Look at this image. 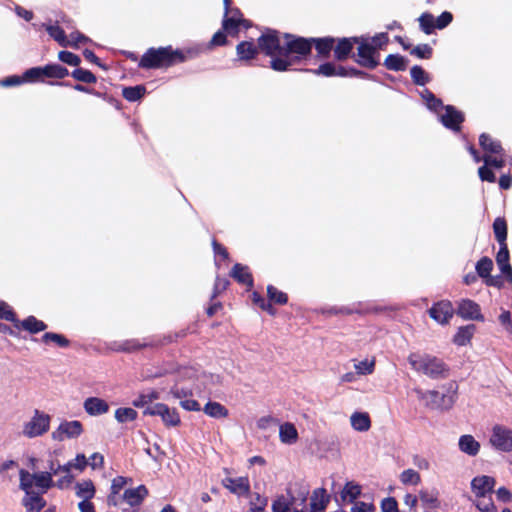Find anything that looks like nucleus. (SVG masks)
<instances>
[{
	"label": "nucleus",
	"mask_w": 512,
	"mask_h": 512,
	"mask_svg": "<svg viewBox=\"0 0 512 512\" xmlns=\"http://www.w3.org/2000/svg\"><path fill=\"white\" fill-rule=\"evenodd\" d=\"M408 362L413 370L434 380L445 379L449 375V366L436 356L411 353Z\"/></svg>",
	"instance_id": "f257e3e1"
},
{
	"label": "nucleus",
	"mask_w": 512,
	"mask_h": 512,
	"mask_svg": "<svg viewBox=\"0 0 512 512\" xmlns=\"http://www.w3.org/2000/svg\"><path fill=\"white\" fill-rule=\"evenodd\" d=\"M139 67L143 69H159L172 67L175 64L172 46L149 48L141 57Z\"/></svg>",
	"instance_id": "f03ea898"
},
{
	"label": "nucleus",
	"mask_w": 512,
	"mask_h": 512,
	"mask_svg": "<svg viewBox=\"0 0 512 512\" xmlns=\"http://www.w3.org/2000/svg\"><path fill=\"white\" fill-rule=\"evenodd\" d=\"M285 42L282 47V56L295 58V62L308 57L312 52V42L310 38L295 36L284 33Z\"/></svg>",
	"instance_id": "7ed1b4c3"
},
{
	"label": "nucleus",
	"mask_w": 512,
	"mask_h": 512,
	"mask_svg": "<svg viewBox=\"0 0 512 512\" xmlns=\"http://www.w3.org/2000/svg\"><path fill=\"white\" fill-rule=\"evenodd\" d=\"M357 54L353 55L354 61L361 67L375 69L380 64V54L362 36H358Z\"/></svg>",
	"instance_id": "20e7f679"
},
{
	"label": "nucleus",
	"mask_w": 512,
	"mask_h": 512,
	"mask_svg": "<svg viewBox=\"0 0 512 512\" xmlns=\"http://www.w3.org/2000/svg\"><path fill=\"white\" fill-rule=\"evenodd\" d=\"M143 414L149 416H159L167 427H176L181 423L180 415L175 408H170L164 403H156L152 406H147Z\"/></svg>",
	"instance_id": "39448f33"
},
{
	"label": "nucleus",
	"mask_w": 512,
	"mask_h": 512,
	"mask_svg": "<svg viewBox=\"0 0 512 512\" xmlns=\"http://www.w3.org/2000/svg\"><path fill=\"white\" fill-rule=\"evenodd\" d=\"M50 427V416L39 410H35L33 417L24 425L23 434L28 438H34L45 434Z\"/></svg>",
	"instance_id": "423d86ee"
},
{
	"label": "nucleus",
	"mask_w": 512,
	"mask_h": 512,
	"mask_svg": "<svg viewBox=\"0 0 512 512\" xmlns=\"http://www.w3.org/2000/svg\"><path fill=\"white\" fill-rule=\"evenodd\" d=\"M258 47L269 57L276 55L282 56L283 44L276 30L267 29L266 32L258 38Z\"/></svg>",
	"instance_id": "0eeeda50"
},
{
	"label": "nucleus",
	"mask_w": 512,
	"mask_h": 512,
	"mask_svg": "<svg viewBox=\"0 0 512 512\" xmlns=\"http://www.w3.org/2000/svg\"><path fill=\"white\" fill-rule=\"evenodd\" d=\"M490 443L498 451L511 452L512 430L502 425H495L492 429Z\"/></svg>",
	"instance_id": "6e6552de"
},
{
	"label": "nucleus",
	"mask_w": 512,
	"mask_h": 512,
	"mask_svg": "<svg viewBox=\"0 0 512 512\" xmlns=\"http://www.w3.org/2000/svg\"><path fill=\"white\" fill-rule=\"evenodd\" d=\"M442 109L445 110V113L440 116L441 124L453 132H459L465 121L464 113L453 105H444Z\"/></svg>",
	"instance_id": "1a4fd4ad"
},
{
	"label": "nucleus",
	"mask_w": 512,
	"mask_h": 512,
	"mask_svg": "<svg viewBox=\"0 0 512 512\" xmlns=\"http://www.w3.org/2000/svg\"><path fill=\"white\" fill-rule=\"evenodd\" d=\"M83 433V425L78 420L63 421L58 428L52 432V438L56 441L78 438Z\"/></svg>",
	"instance_id": "9d476101"
},
{
	"label": "nucleus",
	"mask_w": 512,
	"mask_h": 512,
	"mask_svg": "<svg viewBox=\"0 0 512 512\" xmlns=\"http://www.w3.org/2000/svg\"><path fill=\"white\" fill-rule=\"evenodd\" d=\"M428 312L433 320L442 325L449 323L454 314L452 303L448 300L434 303Z\"/></svg>",
	"instance_id": "9b49d317"
},
{
	"label": "nucleus",
	"mask_w": 512,
	"mask_h": 512,
	"mask_svg": "<svg viewBox=\"0 0 512 512\" xmlns=\"http://www.w3.org/2000/svg\"><path fill=\"white\" fill-rule=\"evenodd\" d=\"M456 313L464 320L484 321L479 304L470 299H462L458 303Z\"/></svg>",
	"instance_id": "f8f14e48"
},
{
	"label": "nucleus",
	"mask_w": 512,
	"mask_h": 512,
	"mask_svg": "<svg viewBox=\"0 0 512 512\" xmlns=\"http://www.w3.org/2000/svg\"><path fill=\"white\" fill-rule=\"evenodd\" d=\"M380 309H378L375 306H372L368 303L358 302L354 303L352 305L348 306H334L331 307L328 312L330 314H344V315H351V314H369V313H377Z\"/></svg>",
	"instance_id": "ddd939ff"
},
{
	"label": "nucleus",
	"mask_w": 512,
	"mask_h": 512,
	"mask_svg": "<svg viewBox=\"0 0 512 512\" xmlns=\"http://www.w3.org/2000/svg\"><path fill=\"white\" fill-rule=\"evenodd\" d=\"M358 36L354 37H343L337 40V44L334 47V57L338 61H344L351 56L353 47L358 42Z\"/></svg>",
	"instance_id": "4468645a"
},
{
	"label": "nucleus",
	"mask_w": 512,
	"mask_h": 512,
	"mask_svg": "<svg viewBox=\"0 0 512 512\" xmlns=\"http://www.w3.org/2000/svg\"><path fill=\"white\" fill-rule=\"evenodd\" d=\"M495 483V479L491 476H476L471 481V489L477 497H485L493 491Z\"/></svg>",
	"instance_id": "2eb2a0df"
},
{
	"label": "nucleus",
	"mask_w": 512,
	"mask_h": 512,
	"mask_svg": "<svg viewBox=\"0 0 512 512\" xmlns=\"http://www.w3.org/2000/svg\"><path fill=\"white\" fill-rule=\"evenodd\" d=\"M510 255L507 243L499 244V251L496 255V263L501 273L512 283V266L510 265Z\"/></svg>",
	"instance_id": "dca6fc26"
},
{
	"label": "nucleus",
	"mask_w": 512,
	"mask_h": 512,
	"mask_svg": "<svg viewBox=\"0 0 512 512\" xmlns=\"http://www.w3.org/2000/svg\"><path fill=\"white\" fill-rule=\"evenodd\" d=\"M148 493V489L145 485H139L136 488L126 489L121 496V499L131 507H138L148 496Z\"/></svg>",
	"instance_id": "f3484780"
},
{
	"label": "nucleus",
	"mask_w": 512,
	"mask_h": 512,
	"mask_svg": "<svg viewBox=\"0 0 512 512\" xmlns=\"http://www.w3.org/2000/svg\"><path fill=\"white\" fill-rule=\"evenodd\" d=\"M85 412L90 416H100L109 411V404L99 397H88L83 403Z\"/></svg>",
	"instance_id": "a211bd4d"
},
{
	"label": "nucleus",
	"mask_w": 512,
	"mask_h": 512,
	"mask_svg": "<svg viewBox=\"0 0 512 512\" xmlns=\"http://www.w3.org/2000/svg\"><path fill=\"white\" fill-rule=\"evenodd\" d=\"M223 484L231 493L238 496L247 495L250 492V483L247 477H227L223 480Z\"/></svg>",
	"instance_id": "6ab92c4d"
},
{
	"label": "nucleus",
	"mask_w": 512,
	"mask_h": 512,
	"mask_svg": "<svg viewBox=\"0 0 512 512\" xmlns=\"http://www.w3.org/2000/svg\"><path fill=\"white\" fill-rule=\"evenodd\" d=\"M207 47L204 44H197L183 49H174L175 64L184 63L201 55Z\"/></svg>",
	"instance_id": "aec40b11"
},
{
	"label": "nucleus",
	"mask_w": 512,
	"mask_h": 512,
	"mask_svg": "<svg viewBox=\"0 0 512 512\" xmlns=\"http://www.w3.org/2000/svg\"><path fill=\"white\" fill-rule=\"evenodd\" d=\"M456 389L457 387H455V389L453 390L452 395L440 394L438 391L435 390L429 391L428 394L431 399L432 407L442 410L450 409L455 402Z\"/></svg>",
	"instance_id": "412c9836"
},
{
	"label": "nucleus",
	"mask_w": 512,
	"mask_h": 512,
	"mask_svg": "<svg viewBox=\"0 0 512 512\" xmlns=\"http://www.w3.org/2000/svg\"><path fill=\"white\" fill-rule=\"evenodd\" d=\"M458 446L461 452L474 457L479 453L480 443L470 434L460 436Z\"/></svg>",
	"instance_id": "4be33fe9"
},
{
	"label": "nucleus",
	"mask_w": 512,
	"mask_h": 512,
	"mask_svg": "<svg viewBox=\"0 0 512 512\" xmlns=\"http://www.w3.org/2000/svg\"><path fill=\"white\" fill-rule=\"evenodd\" d=\"M312 47L315 49L320 57H329L331 51H334L335 38L331 36L322 38H310Z\"/></svg>",
	"instance_id": "5701e85b"
},
{
	"label": "nucleus",
	"mask_w": 512,
	"mask_h": 512,
	"mask_svg": "<svg viewBox=\"0 0 512 512\" xmlns=\"http://www.w3.org/2000/svg\"><path fill=\"white\" fill-rule=\"evenodd\" d=\"M479 145L484 151H487L496 155H504V149L501 142L493 139L489 134L482 133L479 136Z\"/></svg>",
	"instance_id": "b1692460"
},
{
	"label": "nucleus",
	"mask_w": 512,
	"mask_h": 512,
	"mask_svg": "<svg viewBox=\"0 0 512 512\" xmlns=\"http://www.w3.org/2000/svg\"><path fill=\"white\" fill-rule=\"evenodd\" d=\"M475 331L476 326L474 324L460 326L453 337V343L460 347L466 346L470 343Z\"/></svg>",
	"instance_id": "393cba45"
},
{
	"label": "nucleus",
	"mask_w": 512,
	"mask_h": 512,
	"mask_svg": "<svg viewBox=\"0 0 512 512\" xmlns=\"http://www.w3.org/2000/svg\"><path fill=\"white\" fill-rule=\"evenodd\" d=\"M231 276L240 284L252 287L254 284L252 274L249 272V268L242 264L236 263L232 270Z\"/></svg>",
	"instance_id": "a878e982"
},
{
	"label": "nucleus",
	"mask_w": 512,
	"mask_h": 512,
	"mask_svg": "<svg viewBox=\"0 0 512 512\" xmlns=\"http://www.w3.org/2000/svg\"><path fill=\"white\" fill-rule=\"evenodd\" d=\"M23 505L27 512H40L46 506V501L40 494L31 492L26 494V497L23 499Z\"/></svg>",
	"instance_id": "bb28decb"
},
{
	"label": "nucleus",
	"mask_w": 512,
	"mask_h": 512,
	"mask_svg": "<svg viewBox=\"0 0 512 512\" xmlns=\"http://www.w3.org/2000/svg\"><path fill=\"white\" fill-rule=\"evenodd\" d=\"M288 497L281 495L273 501L272 511L273 512H302L298 509L291 511V507L295 502V497L291 494L290 490H287Z\"/></svg>",
	"instance_id": "cd10ccee"
},
{
	"label": "nucleus",
	"mask_w": 512,
	"mask_h": 512,
	"mask_svg": "<svg viewBox=\"0 0 512 512\" xmlns=\"http://www.w3.org/2000/svg\"><path fill=\"white\" fill-rule=\"evenodd\" d=\"M43 74L45 78L51 79H64L66 76L70 74L69 70L58 64V63H49L42 67Z\"/></svg>",
	"instance_id": "c85d7f7f"
},
{
	"label": "nucleus",
	"mask_w": 512,
	"mask_h": 512,
	"mask_svg": "<svg viewBox=\"0 0 512 512\" xmlns=\"http://www.w3.org/2000/svg\"><path fill=\"white\" fill-rule=\"evenodd\" d=\"M383 64L388 70L400 72L406 70L408 60L400 54H389Z\"/></svg>",
	"instance_id": "c756f323"
},
{
	"label": "nucleus",
	"mask_w": 512,
	"mask_h": 512,
	"mask_svg": "<svg viewBox=\"0 0 512 512\" xmlns=\"http://www.w3.org/2000/svg\"><path fill=\"white\" fill-rule=\"evenodd\" d=\"M279 437L282 443L294 444L298 439V432L294 424L286 422L280 425Z\"/></svg>",
	"instance_id": "7c9ffc66"
},
{
	"label": "nucleus",
	"mask_w": 512,
	"mask_h": 512,
	"mask_svg": "<svg viewBox=\"0 0 512 512\" xmlns=\"http://www.w3.org/2000/svg\"><path fill=\"white\" fill-rule=\"evenodd\" d=\"M258 48L259 47L251 41H242L237 45L236 51L240 60L247 61L253 59L257 55Z\"/></svg>",
	"instance_id": "2f4dec72"
},
{
	"label": "nucleus",
	"mask_w": 512,
	"mask_h": 512,
	"mask_svg": "<svg viewBox=\"0 0 512 512\" xmlns=\"http://www.w3.org/2000/svg\"><path fill=\"white\" fill-rule=\"evenodd\" d=\"M351 425L352 427L359 432L368 431L371 427V420L368 413L364 412H354L351 415Z\"/></svg>",
	"instance_id": "473e14b6"
},
{
	"label": "nucleus",
	"mask_w": 512,
	"mask_h": 512,
	"mask_svg": "<svg viewBox=\"0 0 512 512\" xmlns=\"http://www.w3.org/2000/svg\"><path fill=\"white\" fill-rule=\"evenodd\" d=\"M203 411L206 415L216 419L225 418L229 414L228 409L216 401H208L205 404Z\"/></svg>",
	"instance_id": "72a5a7b5"
},
{
	"label": "nucleus",
	"mask_w": 512,
	"mask_h": 512,
	"mask_svg": "<svg viewBox=\"0 0 512 512\" xmlns=\"http://www.w3.org/2000/svg\"><path fill=\"white\" fill-rule=\"evenodd\" d=\"M329 499L324 488L315 489L311 498V511L322 512L325 510Z\"/></svg>",
	"instance_id": "f704fd0d"
},
{
	"label": "nucleus",
	"mask_w": 512,
	"mask_h": 512,
	"mask_svg": "<svg viewBox=\"0 0 512 512\" xmlns=\"http://www.w3.org/2000/svg\"><path fill=\"white\" fill-rule=\"evenodd\" d=\"M231 12H232V16H228V14H226V12H224V17L222 20V28L226 32H237L239 24L242 21L239 18L241 16V12L238 8H235Z\"/></svg>",
	"instance_id": "c9c22d12"
},
{
	"label": "nucleus",
	"mask_w": 512,
	"mask_h": 512,
	"mask_svg": "<svg viewBox=\"0 0 512 512\" xmlns=\"http://www.w3.org/2000/svg\"><path fill=\"white\" fill-rule=\"evenodd\" d=\"M20 327L31 334H36L46 330L47 325L43 321L38 320L35 316L31 315L20 321L19 328Z\"/></svg>",
	"instance_id": "e433bc0d"
},
{
	"label": "nucleus",
	"mask_w": 512,
	"mask_h": 512,
	"mask_svg": "<svg viewBox=\"0 0 512 512\" xmlns=\"http://www.w3.org/2000/svg\"><path fill=\"white\" fill-rule=\"evenodd\" d=\"M160 398V393L156 390H149L147 392L140 393L139 396L133 400L132 404L137 408H146L151 406L153 401Z\"/></svg>",
	"instance_id": "4c0bfd02"
},
{
	"label": "nucleus",
	"mask_w": 512,
	"mask_h": 512,
	"mask_svg": "<svg viewBox=\"0 0 512 512\" xmlns=\"http://www.w3.org/2000/svg\"><path fill=\"white\" fill-rule=\"evenodd\" d=\"M146 93V87L142 84L135 86H126L122 89V96L129 102L140 100Z\"/></svg>",
	"instance_id": "58836bf2"
},
{
	"label": "nucleus",
	"mask_w": 512,
	"mask_h": 512,
	"mask_svg": "<svg viewBox=\"0 0 512 512\" xmlns=\"http://www.w3.org/2000/svg\"><path fill=\"white\" fill-rule=\"evenodd\" d=\"M420 96L426 102L427 108L433 112H437L444 107L442 100L427 88L420 92Z\"/></svg>",
	"instance_id": "ea45409f"
},
{
	"label": "nucleus",
	"mask_w": 512,
	"mask_h": 512,
	"mask_svg": "<svg viewBox=\"0 0 512 512\" xmlns=\"http://www.w3.org/2000/svg\"><path fill=\"white\" fill-rule=\"evenodd\" d=\"M76 495L83 500H91L95 496V486L91 480H84L76 484Z\"/></svg>",
	"instance_id": "a19ab883"
},
{
	"label": "nucleus",
	"mask_w": 512,
	"mask_h": 512,
	"mask_svg": "<svg viewBox=\"0 0 512 512\" xmlns=\"http://www.w3.org/2000/svg\"><path fill=\"white\" fill-rule=\"evenodd\" d=\"M271 58L272 59L270 62V66L274 71H278V72L287 71V70H289V68L292 65H294L296 63L295 58H291L290 56L285 57V56L276 55Z\"/></svg>",
	"instance_id": "79ce46f5"
},
{
	"label": "nucleus",
	"mask_w": 512,
	"mask_h": 512,
	"mask_svg": "<svg viewBox=\"0 0 512 512\" xmlns=\"http://www.w3.org/2000/svg\"><path fill=\"white\" fill-rule=\"evenodd\" d=\"M410 76L414 84L425 86L431 81L430 75L420 65H414L410 69Z\"/></svg>",
	"instance_id": "37998d69"
},
{
	"label": "nucleus",
	"mask_w": 512,
	"mask_h": 512,
	"mask_svg": "<svg viewBox=\"0 0 512 512\" xmlns=\"http://www.w3.org/2000/svg\"><path fill=\"white\" fill-rule=\"evenodd\" d=\"M34 484L45 493L48 489L54 486L52 473L48 471L34 473Z\"/></svg>",
	"instance_id": "c03bdc74"
},
{
	"label": "nucleus",
	"mask_w": 512,
	"mask_h": 512,
	"mask_svg": "<svg viewBox=\"0 0 512 512\" xmlns=\"http://www.w3.org/2000/svg\"><path fill=\"white\" fill-rule=\"evenodd\" d=\"M46 31L51 38H53L62 47H67L69 40L65 34V31L58 25H47Z\"/></svg>",
	"instance_id": "a18cd8bd"
},
{
	"label": "nucleus",
	"mask_w": 512,
	"mask_h": 512,
	"mask_svg": "<svg viewBox=\"0 0 512 512\" xmlns=\"http://www.w3.org/2000/svg\"><path fill=\"white\" fill-rule=\"evenodd\" d=\"M493 231L499 244L506 243L507 240V223L502 217H497L493 222Z\"/></svg>",
	"instance_id": "49530a36"
},
{
	"label": "nucleus",
	"mask_w": 512,
	"mask_h": 512,
	"mask_svg": "<svg viewBox=\"0 0 512 512\" xmlns=\"http://www.w3.org/2000/svg\"><path fill=\"white\" fill-rule=\"evenodd\" d=\"M137 416V411L130 407H120L115 411V419L121 424L135 421Z\"/></svg>",
	"instance_id": "de8ad7c7"
},
{
	"label": "nucleus",
	"mask_w": 512,
	"mask_h": 512,
	"mask_svg": "<svg viewBox=\"0 0 512 512\" xmlns=\"http://www.w3.org/2000/svg\"><path fill=\"white\" fill-rule=\"evenodd\" d=\"M41 341L45 344L49 342L55 343L57 346L61 348H67L70 345V341L63 334L54 333V332H46L42 335Z\"/></svg>",
	"instance_id": "09e8293b"
},
{
	"label": "nucleus",
	"mask_w": 512,
	"mask_h": 512,
	"mask_svg": "<svg viewBox=\"0 0 512 512\" xmlns=\"http://www.w3.org/2000/svg\"><path fill=\"white\" fill-rule=\"evenodd\" d=\"M420 29L427 35H430L436 29L435 17L429 12H424L418 18Z\"/></svg>",
	"instance_id": "8fccbe9b"
},
{
	"label": "nucleus",
	"mask_w": 512,
	"mask_h": 512,
	"mask_svg": "<svg viewBox=\"0 0 512 512\" xmlns=\"http://www.w3.org/2000/svg\"><path fill=\"white\" fill-rule=\"evenodd\" d=\"M492 269L493 261L487 256L482 257L475 265L476 274L483 280L491 274Z\"/></svg>",
	"instance_id": "3c124183"
},
{
	"label": "nucleus",
	"mask_w": 512,
	"mask_h": 512,
	"mask_svg": "<svg viewBox=\"0 0 512 512\" xmlns=\"http://www.w3.org/2000/svg\"><path fill=\"white\" fill-rule=\"evenodd\" d=\"M303 71L313 73L315 75H321L325 77H335L336 76V64L332 62H325L319 65L318 68L315 69H304Z\"/></svg>",
	"instance_id": "603ef678"
},
{
	"label": "nucleus",
	"mask_w": 512,
	"mask_h": 512,
	"mask_svg": "<svg viewBox=\"0 0 512 512\" xmlns=\"http://www.w3.org/2000/svg\"><path fill=\"white\" fill-rule=\"evenodd\" d=\"M268 300L278 305H285L288 302V296L286 293L278 290L273 285L267 286Z\"/></svg>",
	"instance_id": "864d4df0"
},
{
	"label": "nucleus",
	"mask_w": 512,
	"mask_h": 512,
	"mask_svg": "<svg viewBox=\"0 0 512 512\" xmlns=\"http://www.w3.org/2000/svg\"><path fill=\"white\" fill-rule=\"evenodd\" d=\"M0 319L10 321L14 324L15 328L19 329L20 320L17 318L16 313L10 306L0 300Z\"/></svg>",
	"instance_id": "5fc2aeb1"
},
{
	"label": "nucleus",
	"mask_w": 512,
	"mask_h": 512,
	"mask_svg": "<svg viewBox=\"0 0 512 512\" xmlns=\"http://www.w3.org/2000/svg\"><path fill=\"white\" fill-rule=\"evenodd\" d=\"M69 75L75 80L87 84L95 83L97 81L96 76L89 70L77 67Z\"/></svg>",
	"instance_id": "6e6d98bb"
},
{
	"label": "nucleus",
	"mask_w": 512,
	"mask_h": 512,
	"mask_svg": "<svg viewBox=\"0 0 512 512\" xmlns=\"http://www.w3.org/2000/svg\"><path fill=\"white\" fill-rule=\"evenodd\" d=\"M44 78L41 66L29 68L23 73L24 83L43 82Z\"/></svg>",
	"instance_id": "4d7b16f0"
},
{
	"label": "nucleus",
	"mask_w": 512,
	"mask_h": 512,
	"mask_svg": "<svg viewBox=\"0 0 512 512\" xmlns=\"http://www.w3.org/2000/svg\"><path fill=\"white\" fill-rule=\"evenodd\" d=\"M363 39L366 40L376 51L379 52L384 46L388 44L389 37L385 32L378 33L373 37L363 36Z\"/></svg>",
	"instance_id": "13d9d810"
},
{
	"label": "nucleus",
	"mask_w": 512,
	"mask_h": 512,
	"mask_svg": "<svg viewBox=\"0 0 512 512\" xmlns=\"http://www.w3.org/2000/svg\"><path fill=\"white\" fill-rule=\"evenodd\" d=\"M410 54L419 59H430L433 55V49L429 44H418L410 50Z\"/></svg>",
	"instance_id": "bf43d9fd"
},
{
	"label": "nucleus",
	"mask_w": 512,
	"mask_h": 512,
	"mask_svg": "<svg viewBox=\"0 0 512 512\" xmlns=\"http://www.w3.org/2000/svg\"><path fill=\"white\" fill-rule=\"evenodd\" d=\"M361 494V486L353 482H347L343 488L341 497L346 499L349 497L350 502H353Z\"/></svg>",
	"instance_id": "052dcab7"
},
{
	"label": "nucleus",
	"mask_w": 512,
	"mask_h": 512,
	"mask_svg": "<svg viewBox=\"0 0 512 512\" xmlns=\"http://www.w3.org/2000/svg\"><path fill=\"white\" fill-rule=\"evenodd\" d=\"M34 484V474H30L28 471L21 469L20 470V488L25 492V494H30L34 492L32 490V486Z\"/></svg>",
	"instance_id": "680f3d73"
},
{
	"label": "nucleus",
	"mask_w": 512,
	"mask_h": 512,
	"mask_svg": "<svg viewBox=\"0 0 512 512\" xmlns=\"http://www.w3.org/2000/svg\"><path fill=\"white\" fill-rule=\"evenodd\" d=\"M419 498L424 506L427 508L436 509L439 507L440 502L436 494L430 493L428 491H420Z\"/></svg>",
	"instance_id": "e2e57ef3"
},
{
	"label": "nucleus",
	"mask_w": 512,
	"mask_h": 512,
	"mask_svg": "<svg viewBox=\"0 0 512 512\" xmlns=\"http://www.w3.org/2000/svg\"><path fill=\"white\" fill-rule=\"evenodd\" d=\"M58 59L67 65L75 67H78L81 63V59L78 55L66 50L59 52Z\"/></svg>",
	"instance_id": "0e129e2a"
},
{
	"label": "nucleus",
	"mask_w": 512,
	"mask_h": 512,
	"mask_svg": "<svg viewBox=\"0 0 512 512\" xmlns=\"http://www.w3.org/2000/svg\"><path fill=\"white\" fill-rule=\"evenodd\" d=\"M400 480L403 484L417 485L420 483L421 478L417 471L413 469H406L401 473Z\"/></svg>",
	"instance_id": "69168bd1"
},
{
	"label": "nucleus",
	"mask_w": 512,
	"mask_h": 512,
	"mask_svg": "<svg viewBox=\"0 0 512 512\" xmlns=\"http://www.w3.org/2000/svg\"><path fill=\"white\" fill-rule=\"evenodd\" d=\"M374 361L363 360L354 365L358 375H369L374 371Z\"/></svg>",
	"instance_id": "338daca9"
},
{
	"label": "nucleus",
	"mask_w": 512,
	"mask_h": 512,
	"mask_svg": "<svg viewBox=\"0 0 512 512\" xmlns=\"http://www.w3.org/2000/svg\"><path fill=\"white\" fill-rule=\"evenodd\" d=\"M382 512H399L398 503L394 497L384 498L381 502Z\"/></svg>",
	"instance_id": "774afa93"
}]
</instances>
